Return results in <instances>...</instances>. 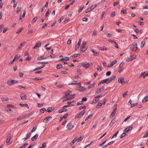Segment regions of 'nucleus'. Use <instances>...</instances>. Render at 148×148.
<instances>
[{"instance_id":"31","label":"nucleus","mask_w":148,"mask_h":148,"mask_svg":"<svg viewBox=\"0 0 148 148\" xmlns=\"http://www.w3.org/2000/svg\"><path fill=\"white\" fill-rule=\"evenodd\" d=\"M115 119H113L111 121V122L109 124V125H112L115 122Z\"/></svg>"},{"instance_id":"1","label":"nucleus","mask_w":148,"mask_h":148,"mask_svg":"<svg viewBox=\"0 0 148 148\" xmlns=\"http://www.w3.org/2000/svg\"><path fill=\"white\" fill-rule=\"evenodd\" d=\"M130 50L132 51H135L138 49L137 45L136 43H133L130 47Z\"/></svg>"},{"instance_id":"61","label":"nucleus","mask_w":148,"mask_h":148,"mask_svg":"<svg viewBox=\"0 0 148 148\" xmlns=\"http://www.w3.org/2000/svg\"><path fill=\"white\" fill-rule=\"evenodd\" d=\"M131 57H129L128 58H127V59H126V61L127 62H129V61H132V60H131Z\"/></svg>"},{"instance_id":"7","label":"nucleus","mask_w":148,"mask_h":148,"mask_svg":"<svg viewBox=\"0 0 148 148\" xmlns=\"http://www.w3.org/2000/svg\"><path fill=\"white\" fill-rule=\"evenodd\" d=\"M15 81L13 80H11L10 79H8L7 82V84L9 86H11L12 84H13V82Z\"/></svg>"},{"instance_id":"29","label":"nucleus","mask_w":148,"mask_h":148,"mask_svg":"<svg viewBox=\"0 0 148 148\" xmlns=\"http://www.w3.org/2000/svg\"><path fill=\"white\" fill-rule=\"evenodd\" d=\"M116 76L114 75L112 76V77H111L110 78H109L110 79V82H111L112 81L114 80L116 78Z\"/></svg>"},{"instance_id":"39","label":"nucleus","mask_w":148,"mask_h":148,"mask_svg":"<svg viewBox=\"0 0 148 148\" xmlns=\"http://www.w3.org/2000/svg\"><path fill=\"white\" fill-rule=\"evenodd\" d=\"M77 73L78 75L81 74L82 73L81 70L80 69H78L77 70Z\"/></svg>"},{"instance_id":"21","label":"nucleus","mask_w":148,"mask_h":148,"mask_svg":"<svg viewBox=\"0 0 148 148\" xmlns=\"http://www.w3.org/2000/svg\"><path fill=\"white\" fill-rule=\"evenodd\" d=\"M38 136V135L37 134H36L35 135H34V136H33L31 138V140L32 141H34V139L36 140Z\"/></svg>"},{"instance_id":"19","label":"nucleus","mask_w":148,"mask_h":148,"mask_svg":"<svg viewBox=\"0 0 148 148\" xmlns=\"http://www.w3.org/2000/svg\"><path fill=\"white\" fill-rule=\"evenodd\" d=\"M116 108H115L114 110H113L111 114H110V117H112L115 114L116 112Z\"/></svg>"},{"instance_id":"50","label":"nucleus","mask_w":148,"mask_h":148,"mask_svg":"<svg viewBox=\"0 0 148 148\" xmlns=\"http://www.w3.org/2000/svg\"><path fill=\"white\" fill-rule=\"evenodd\" d=\"M91 11V9L89 7L86 10V13H88V12L90 11Z\"/></svg>"},{"instance_id":"9","label":"nucleus","mask_w":148,"mask_h":148,"mask_svg":"<svg viewBox=\"0 0 148 148\" xmlns=\"http://www.w3.org/2000/svg\"><path fill=\"white\" fill-rule=\"evenodd\" d=\"M41 42L40 41L37 42L35 45L34 48V49H37V48H39L41 46Z\"/></svg>"},{"instance_id":"38","label":"nucleus","mask_w":148,"mask_h":148,"mask_svg":"<svg viewBox=\"0 0 148 148\" xmlns=\"http://www.w3.org/2000/svg\"><path fill=\"white\" fill-rule=\"evenodd\" d=\"M63 67L62 65L61 64H58L56 66V68L57 69H59L60 68H62Z\"/></svg>"},{"instance_id":"54","label":"nucleus","mask_w":148,"mask_h":148,"mask_svg":"<svg viewBox=\"0 0 148 148\" xmlns=\"http://www.w3.org/2000/svg\"><path fill=\"white\" fill-rule=\"evenodd\" d=\"M82 137L81 136H80L78 138V139H76L77 140H77L78 141V142H80V141H81V140H82V139H83V137L82 138Z\"/></svg>"},{"instance_id":"41","label":"nucleus","mask_w":148,"mask_h":148,"mask_svg":"<svg viewBox=\"0 0 148 148\" xmlns=\"http://www.w3.org/2000/svg\"><path fill=\"white\" fill-rule=\"evenodd\" d=\"M145 44V41H143L141 42V47L143 48Z\"/></svg>"},{"instance_id":"36","label":"nucleus","mask_w":148,"mask_h":148,"mask_svg":"<svg viewBox=\"0 0 148 148\" xmlns=\"http://www.w3.org/2000/svg\"><path fill=\"white\" fill-rule=\"evenodd\" d=\"M71 92L70 90H68L66 92H65V95L66 96H68V95H69L70 93Z\"/></svg>"},{"instance_id":"20","label":"nucleus","mask_w":148,"mask_h":148,"mask_svg":"<svg viewBox=\"0 0 148 148\" xmlns=\"http://www.w3.org/2000/svg\"><path fill=\"white\" fill-rule=\"evenodd\" d=\"M21 98L23 100L24 99H26L27 96L25 94H22L21 95Z\"/></svg>"},{"instance_id":"49","label":"nucleus","mask_w":148,"mask_h":148,"mask_svg":"<svg viewBox=\"0 0 148 148\" xmlns=\"http://www.w3.org/2000/svg\"><path fill=\"white\" fill-rule=\"evenodd\" d=\"M37 17H36V18L35 17L32 20V22L33 23H34L35 22H36V21L37 20Z\"/></svg>"},{"instance_id":"33","label":"nucleus","mask_w":148,"mask_h":148,"mask_svg":"<svg viewBox=\"0 0 148 148\" xmlns=\"http://www.w3.org/2000/svg\"><path fill=\"white\" fill-rule=\"evenodd\" d=\"M82 39H79V41L77 43V45H78V47H77V49H78L79 48V47L81 43V42Z\"/></svg>"},{"instance_id":"40","label":"nucleus","mask_w":148,"mask_h":148,"mask_svg":"<svg viewBox=\"0 0 148 148\" xmlns=\"http://www.w3.org/2000/svg\"><path fill=\"white\" fill-rule=\"evenodd\" d=\"M92 114H90V115H89L86 118V119H85V121H86V120H88L89 118L92 117Z\"/></svg>"},{"instance_id":"18","label":"nucleus","mask_w":148,"mask_h":148,"mask_svg":"<svg viewBox=\"0 0 148 148\" xmlns=\"http://www.w3.org/2000/svg\"><path fill=\"white\" fill-rule=\"evenodd\" d=\"M148 100V96L145 97L142 100V102L143 103H145Z\"/></svg>"},{"instance_id":"60","label":"nucleus","mask_w":148,"mask_h":148,"mask_svg":"<svg viewBox=\"0 0 148 148\" xmlns=\"http://www.w3.org/2000/svg\"><path fill=\"white\" fill-rule=\"evenodd\" d=\"M68 115V114L67 113H66V114H64V116H63V117H62V118H63L64 119H66L67 118Z\"/></svg>"},{"instance_id":"51","label":"nucleus","mask_w":148,"mask_h":148,"mask_svg":"<svg viewBox=\"0 0 148 148\" xmlns=\"http://www.w3.org/2000/svg\"><path fill=\"white\" fill-rule=\"evenodd\" d=\"M26 42H24L20 44V46H21V47H23L24 45L26 43Z\"/></svg>"},{"instance_id":"23","label":"nucleus","mask_w":148,"mask_h":148,"mask_svg":"<svg viewBox=\"0 0 148 148\" xmlns=\"http://www.w3.org/2000/svg\"><path fill=\"white\" fill-rule=\"evenodd\" d=\"M19 105L22 107H24L25 106L26 107V108H27L29 109V106H28V105L27 103H26V104H22V103H20Z\"/></svg>"},{"instance_id":"37","label":"nucleus","mask_w":148,"mask_h":148,"mask_svg":"<svg viewBox=\"0 0 148 148\" xmlns=\"http://www.w3.org/2000/svg\"><path fill=\"white\" fill-rule=\"evenodd\" d=\"M108 49V47H101L100 48V49L102 51H104V50H107Z\"/></svg>"},{"instance_id":"44","label":"nucleus","mask_w":148,"mask_h":148,"mask_svg":"<svg viewBox=\"0 0 148 148\" xmlns=\"http://www.w3.org/2000/svg\"><path fill=\"white\" fill-rule=\"evenodd\" d=\"M84 8V5L81 6L78 10V12H81V11H82V10Z\"/></svg>"},{"instance_id":"43","label":"nucleus","mask_w":148,"mask_h":148,"mask_svg":"<svg viewBox=\"0 0 148 148\" xmlns=\"http://www.w3.org/2000/svg\"><path fill=\"white\" fill-rule=\"evenodd\" d=\"M126 135V134L124 132L120 136V138H123V137H124L125 135Z\"/></svg>"},{"instance_id":"27","label":"nucleus","mask_w":148,"mask_h":148,"mask_svg":"<svg viewBox=\"0 0 148 148\" xmlns=\"http://www.w3.org/2000/svg\"><path fill=\"white\" fill-rule=\"evenodd\" d=\"M19 57H18V55H16L13 60L12 62H14L16 60H17L19 59Z\"/></svg>"},{"instance_id":"17","label":"nucleus","mask_w":148,"mask_h":148,"mask_svg":"<svg viewBox=\"0 0 148 148\" xmlns=\"http://www.w3.org/2000/svg\"><path fill=\"white\" fill-rule=\"evenodd\" d=\"M54 109V107H49L47 108V110L48 112H50L53 110Z\"/></svg>"},{"instance_id":"63","label":"nucleus","mask_w":148,"mask_h":148,"mask_svg":"<svg viewBox=\"0 0 148 148\" xmlns=\"http://www.w3.org/2000/svg\"><path fill=\"white\" fill-rule=\"evenodd\" d=\"M82 20L83 21L87 22L88 21V18H82Z\"/></svg>"},{"instance_id":"16","label":"nucleus","mask_w":148,"mask_h":148,"mask_svg":"<svg viewBox=\"0 0 148 148\" xmlns=\"http://www.w3.org/2000/svg\"><path fill=\"white\" fill-rule=\"evenodd\" d=\"M75 84H78V87L79 88H83L81 86V84L80 83H73V82H72L71 83H69V85H75Z\"/></svg>"},{"instance_id":"58","label":"nucleus","mask_w":148,"mask_h":148,"mask_svg":"<svg viewBox=\"0 0 148 148\" xmlns=\"http://www.w3.org/2000/svg\"><path fill=\"white\" fill-rule=\"evenodd\" d=\"M63 19H64L63 17H61L60 18L58 21V22L59 23H60L61 22V21H62V20Z\"/></svg>"},{"instance_id":"25","label":"nucleus","mask_w":148,"mask_h":148,"mask_svg":"<svg viewBox=\"0 0 148 148\" xmlns=\"http://www.w3.org/2000/svg\"><path fill=\"white\" fill-rule=\"evenodd\" d=\"M92 52L94 53V55L95 56H97L99 54V52H95L94 50L92 49H91Z\"/></svg>"},{"instance_id":"26","label":"nucleus","mask_w":148,"mask_h":148,"mask_svg":"<svg viewBox=\"0 0 148 148\" xmlns=\"http://www.w3.org/2000/svg\"><path fill=\"white\" fill-rule=\"evenodd\" d=\"M77 141V140H76L75 138L70 143V145H72Z\"/></svg>"},{"instance_id":"62","label":"nucleus","mask_w":148,"mask_h":148,"mask_svg":"<svg viewBox=\"0 0 148 148\" xmlns=\"http://www.w3.org/2000/svg\"><path fill=\"white\" fill-rule=\"evenodd\" d=\"M47 26V24L46 23L42 27L41 29L43 28H45Z\"/></svg>"},{"instance_id":"56","label":"nucleus","mask_w":148,"mask_h":148,"mask_svg":"<svg viewBox=\"0 0 148 148\" xmlns=\"http://www.w3.org/2000/svg\"><path fill=\"white\" fill-rule=\"evenodd\" d=\"M23 28H20L16 32V33L17 34H19L22 31Z\"/></svg>"},{"instance_id":"59","label":"nucleus","mask_w":148,"mask_h":148,"mask_svg":"<svg viewBox=\"0 0 148 148\" xmlns=\"http://www.w3.org/2000/svg\"><path fill=\"white\" fill-rule=\"evenodd\" d=\"M82 101H79L77 103V105L79 106L82 105Z\"/></svg>"},{"instance_id":"15","label":"nucleus","mask_w":148,"mask_h":148,"mask_svg":"<svg viewBox=\"0 0 148 148\" xmlns=\"http://www.w3.org/2000/svg\"><path fill=\"white\" fill-rule=\"evenodd\" d=\"M80 55V53H77L75 54H73L70 56V58L71 59L73 58H74L78 56H79Z\"/></svg>"},{"instance_id":"32","label":"nucleus","mask_w":148,"mask_h":148,"mask_svg":"<svg viewBox=\"0 0 148 148\" xmlns=\"http://www.w3.org/2000/svg\"><path fill=\"white\" fill-rule=\"evenodd\" d=\"M95 84H96V83H95V82H94V83H93L92 84H91L88 87V89H90V88H92L95 85Z\"/></svg>"},{"instance_id":"2","label":"nucleus","mask_w":148,"mask_h":148,"mask_svg":"<svg viewBox=\"0 0 148 148\" xmlns=\"http://www.w3.org/2000/svg\"><path fill=\"white\" fill-rule=\"evenodd\" d=\"M81 65L82 66H83L86 69L88 68L90 66V63L87 62H85L83 63H82L81 64Z\"/></svg>"},{"instance_id":"28","label":"nucleus","mask_w":148,"mask_h":148,"mask_svg":"<svg viewBox=\"0 0 148 148\" xmlns=\"http://www.w3.org/2000/svg\"><path fill=\"white\" fill-rule=\"evenodd\" d=\"M45 66V65H44L42 66H39V67L36 68L35 69H34V71H35L36 70L41 69L44 68Z\"/></svg>"},{"instance_id":"64","label":"nucleus","mask_w":148,"mask_h":148,"mask_svg":"<svg viewBox=\"0 0 148 148\" xmlns=\"http://www.w3.org/2000/svg\"><path fill=\"white\" fill-rule=\"evenodd\" d=\"M34 146V145L32 143L28 146V147L27 148H32Z\"/></svg>"},{"instance_id":"10","label":"nucleus","mask_w":148,"mask_h":148,"mask_svg":"<svg viewBox=\"0 0 148 148\" xmlns=\"http://www.w3.org/2000/svg\"><path fill=\"white\" fill-rule=\"evenodd\" d=\"M69 60V57H66L63 58H62L60 59L59 60V61H66Z\"/></svg>"},{"instance_id":"48","label":"nucleus","mask_w":148,"mask_h":148,"mask_svg":"<svg viewBox=\"0 0 148 148\" xmlns=\"http://www.w3.org/2000/svg\"><path fill=\"white\" fill-rule=\"evenodd\" d=\"M128 127H127L124 130V132L125 133H127L129 131H130V130L128 129Z\"/></svg>"},{"instance_id":"14","label":"nucleus","mask_w":148,"mask_h":148,"mask_svg":"<svg viewBox=\"0 0 148 148\" xmlns=\"http://www.w3.org/2000/svg\"><path fill=\"white\" fill-rule=\"evenodd\" d=\"M116 62L117 61L116 60H114L111 62V64L110 66H107V67H111L114 64L116 63Z\"/></svg>"},{"instance_id":"30","label":"nucleus","mask_w":148,"mask_h":148,"mask_svg":"<svg viewBox=\"0 0 148 148\" xmlns=\"http://www.w3.org/2000/svg\"><path fill=\"white\" fill-rule=\"evenodd\" d=\"M2 101L3 102H5V101H7L8 100V98L6 97L5 98V97H3L1 98Z\"/></svg>"},{"instance_id":"3","label":"nucleus","mask_w":148,"mask_h":148,"mask_svg":"<svg viewBox=\"0 0 148 148\" xmlns=\"http://www.w3.org/2000/svg\"><path fill=\"white\" fill-rule=\"evenodd\" d=\"M85 112L86 111L85 110L82 111L79 114H77L76 115L75 118H79L82 117Z\"/></svg>"},{"instance_id":"55","label":"nucleus","mask_w":148,"mask_h":148,"mask_svg":"<svg viewBox=\"0 0 148 148\" xmlns=\"http://www.w3.org/2000/svg\"><path fill=\"white\" fill-rule=\"evenodd\" d=\"M131 36H132L134 37L133 39H137L138 37L136 36V35L134 34H132L131 35Z\"/></svg>"},{"instance_id":"22","label":"nucleus","mask_w":148,"mask_h":148,"mask_svg":"<svg viewBox=\"0 0 148 148\" xmlns=\"http://www.w3.org/2000/svg\"><path fill=\"white\" fill-rule=\"evenodd\" d=\"M85 48V46H83L82 45H81V48L80 49V52H83L85 51L86 50H84L83 49Z\"/></svg>"},{"instance_id":"52","label":"nucleus","mask_w":148,"mask_h":148,"mask_svg":"<svg viewBox=\"0 0 148 148\" xmlns=\"http://www.w3.org/2000/svg\"><path fill=\"white\" fill-rule=\"evenodd\" d=\"M48 62L47 61L40 62H38V64H48Z\"/></svg>"},{"instance_id":"8","label":"nucleus","mask_w":148,"mask_h":148,"mask_svg":"<svg viewBox=\"0 0 148 148\" xmlns=\"http://www.w3.org/2000/svg\"><path fill=\"white\" fill-rule=\"evenodd\" d=\"M74 127V126L72 125L71 123H69L67 126L68 128V130H71Z\"/></svg>"},{"instance_id":"6","label":"nucleus","mask_w":148,"mask_h":148,"mask_svg":"<svg viewBox=\"0 0 148 148\" xmlns=\"http://www.w3.org/2000/svg\"><path fill=\"white\" fill-rule=\"evenodd\" d=\"M11 139V134L10 133L9 134L7 137L6 138V143H10V144L11 143H10V141Z\"/></svg>"},{"instance_id":"45","label":"nucleus","mask_w":148,"mask_h":148,"mask_svg":"<svg viewBox=\"0 0 148 148\" xmlns=\"http://www.w3.org/2000/svg\"><path fill=\"white\" fill-rule=\"evenodd\" d=\"M37 126L36 125L35 126H34L33 127V128L32 131V132H35L36 130V129L37 128Z\"/></svg>"},{"instance_id":"12","label":"nucleus","mask_w":148,"mask_h":148,"mask_svg":"<svg viewBox=\"0 0 148 148\" xmlns=\"http://www.w3.org/2000/svg\"><path fill=\"white\" fill-rule=\"evenodd\" d=\"M75 94L72 95H71V97H70L69 98H66V99H64L63 101V102H64V101H67L68 100H71L75 96Z\"/></svg>"},{"instance_id":"47","label":"nucleus","mask_w":148,"mask_h":148,"mask_svg":"<svg viewBox=\"0 0 148 148\" xmlns=\"http://www.w3.org/2000/svg\"><path fill=\"white\" fill-rule=\"evenodd\" d=\"M136 55H132V56H131V60H133L134 59H135L136 58Z\"/></svg>"},{"instance_id":"46","label":"nucleus","mask_w":148,"mask_h":148,"mask_svg":"<svg viewBox=\"0 0 148 148\" xmlns=\"http://www.w3.org/2000/svg\"><path fill=\"white\" fill-rule=\"evenodd\" d=\"M31 133L29 132V133H27L26 135V138L27 139L29 138V137H30V136H31Z\"/></svg>"},{"instance_id":"24","label":"nucleus","mask_w":148,"mask_h":148,"mask_svg":"<svg viewBox=\"0 0 148 148\" xmlns=\"http://www.w3.org/2000/svg\"><path fill=\"white\" fill-rule=\"evenodd\" d=\"M25 117H26V116H20L18 118H17L16 119L17 120H20L25 118Z\"/></svg>"},{"instance_id":"35","label":"nucleus","mask_w":148,"mask_h":148,"mask_svg":"<svg viewBox=\"0 0 148 148\" xmlns=\"http://www.w3.org/2000/svg\"><path fill=\"white\" fill-rule=\"evenodd\" d=\"M46 146V143H43L42 145V146L39 148H45Z\"/></svg>"},{"instance_id":"34","label":"nucleus","mask_w":148,"mask_h":148,"mask_svg":"<svg viewBox=\"0 0 148 148\" xmlns=\"http://www.w3.org/2000/svg\"><path fill=\"white\" fill-rule=\"evenodd\" d=\"M102 68L101 66H97V70L99 71H100L102 70Z\"/></svg>"},{"instance_id":"4","label":"nucleus","mask_w":148,"mask_h":148,"mask_svg":"<svg viewBox=\"0 0 148 148\" xmlns=\"http://www.w3.org/2000/svg\"><path fill=\"white\" fill-rule=\"evenodd\" d=\"M124 78L123 77H121L120 78H119L118 79V82L119 83H120L122 85L126 83V82L124 81Z\"/></svg>"},{"instance_id":"11","label":"nucleus","mask_w":148,"mask_h":148,"mask_svg":"<svg viewBox=\"0 0 148 148\" xmlns=\"http://www.w3.org/2000/svg\"><path fill=\"white\" fill-rule=\"evenodd\" d=\"M102 84L104 83L106 84H108L110 82V81L109 78L104 79L103 80H102Z\"/></svg>"},{"instance_id":"5","label":"nucleus","mask_w":148,"mask_h":148,"mask_svg":"<svg viewBox=\"0 0 148 148\" xmlns=\"http://www.w3.org/2000/svg\"><path fill=\"white\" fill-rule=\"evenodd\" d=\"M124 64V63L123 62H121L120 64L118 70V72L119 73L121 72L124 69L122 68V67L123 66Z\"/></svg>"},{"instance_id":"53","label":"nucleus","mask_w":148,"mask_h":148,"mask_svg":"<svg viewBox=\"0 0 148 148\" xmlns=\"http://www.w3.org/2000/svg\"><path fill=\"white\" fill-rule=\"evenodd\" d=\"M45 110L46 111L47 110H46L45 109V108H42V109H41L40 110V112L42 113H43L44 112Z\"/></svg>"},{"instance_id":"42","label":"nucleus","mask_w":148,"mask_h":148,"mask_svg":"<svg viewBox=\"0 0 148 148\" xmlns=\"http://www.w3.org/2000/svg\"><path fill=\"white\" fill-rule=\"evenodd\" d=\"M49 118H47L46 119V117L43 119V122L45 123H48L49 121Z\"/></svg>"},{"instance_id":"13","label":"nucleus","mask_w":148,"mask_h":148,"mask_svg":"<svg viewBox=\"0 0 148 148\" xmlns=\"http://www.w3.org/2000/svg\"><path fill=\"white\" fill-rule=\"evenodd\" d=\"M104 90L103 88H98L95 92V94H98V93Z\"/></svg>"},{"instance_id":"57","label":"nucleus","mask_w":148,"mask_h":148,"mask_svg":"<svg viewBox=\"0 0 148 148\" xmlns=\"http://www.w3.org/2000/svg\"><path fill=\"white\" fill-rule=\"evenodd\" d=\"M49 10H48L46 13L45 15V16L46 17H47L48 16L49 13Z\"/></svg>"}]
</instances>
